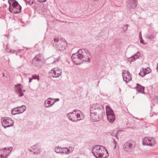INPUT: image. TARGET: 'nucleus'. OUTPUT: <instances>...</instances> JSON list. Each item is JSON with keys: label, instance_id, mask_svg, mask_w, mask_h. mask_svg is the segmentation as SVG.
I'll list each match as a JSON object with an SVG mask.
<instances>
[{"label": "nucleus", "instance_id": "bb28decb", "mask_svg": "<svg viewBox=\"0 0 158 158\" xmlns=\"http://www.w3.org/2000/svg\"><path fill=\"white\" fill-rule=\"evenodd\" d=\"M34 0H25V2L31 5L34 3Z\"/></svg>", "mask_w": 158, "mask_h": 158}, {"label": "nucleus", "instance_id": "f257e3e1", "mask_svg": "<svg viewBox=\"0 0 158 158\" xmlns=\"http://www.w3.org/2000/svg\"><path fill=\"white\" fill-rule=\"evenodd\" d=\"M71 58L76 65H79L84 62H89L90 59L84 49H80L76 53L72 54Z\"/></svg>", "mask_w": 158, "mask_h": 158}, {"label": "nucleus", "instance_id": "49530a36", "mask_svg": "<svg viewBox=\"0 0 158 158\" xmlns=\"http://www.w3.org/2000/svg\"><path fill=\"white\" fill-rule=\"evenodd\" d=\"M116 144H115V146H114V148H116Z\"/></svg>", "mask_w": 158, "mask_h": 158}, {"label": "nucleus", "instance_id": "aec40b11", "mask_svg": "<svg viewBox=\"0 0 158 158\" xmlns=\"http://www.w3.org/2000/svg\"><path fill=\"white\" fill-rule=\"evenodd\" d=\"M31 148L34 150L33 152L34 154H38L40 153V148L37 144L31 146Z\"/></svg>", "mask_w": 158, "mask_h": 158}, {"label": "nucleus", "instance_id": "2f4dec72", "mask_svg": "<svg viewBox=\"0 0 158 158\" xmlns=\"http://www.w3.org/2000/svg\"><path fill=\"white\" fill-rule=\"evenodd\" d=\"M123 131V130H119L118 131V132H116V134L115 135V136L117 138V139H118V137L117 136V134L119 133V131Z\"/></svg>", "mask_w": 158, "mask_h": 158}, {"label": "nucleus", "instance_id": "6ab92c4d", "mask_svg": "<svg viewBox=\"0 0 158 158\" xmlns=\"http://www.w3.org/2000/svg\"><path fill=\"white\" fill-rule=\"evenodd\" d=\"M136 85V86L135 87V89L137 92L141 94H144V87L138 83H137Z\"/></svg>", "mask_w": 158, "mask_h": 158}, {"label": "nucleus", "instance_id": "b1692460", "mask_svg": "<svg viewBox=\"0 0 158 158\" xmlns=\"http://www.w3.org/2000/svg\"><path fill=\"white\" fill-rule=\"evenodd\" d=\"M66 148H65V149L63 150V152H64V154H68L69 153H71L72 152H71V150L69 148H68L67 147H66Z\"/></svg>", "mask_w": 158, "mask_h": 158}, {"label": "nucleus", "instance_id": "9d476101", "mask_svg": "<svg viewBox=\"0 0 158 158\" xmlns=\"http://www.w3.org/2000/svg\"><path fill=\"white\" fill-rule=\"evenodd\" d=\"M23 86L21 84H18L15 86V91L18 97H22L24 95L23 92H25V90H22Z\"/></svg>", "mask_w": 158, "mask_h": 158}, {"label": "nucleus", "instance_id": "39448f33", "mask_svg": "<svg viewBox=\"0 0 158 158\" xmlns=\"http://www.w3.org/2000/svg\"><path fill=\"white\" fill-rule=\"evenodd\" d=\"M96 113L100 116L105 114L103 106L100 104L96 103L93 104L90 108V111Z\"/></svg>", "mask_w": 158, "mask_h": 158}, {"label": "nucleus", "instance_id": "c03bdc74", "mask_svg": "<svg viewBox=\"0 0 158 158\" xmlns=\"http://www.w3.org/2000/svg\"><path fill=\"white\" fill-rule=\"evenodd\" d=\"M5 75L4 73H3V77H5Z\"/></svg>", "mask_w": 158, "mask_h": 158}, {"label": "nucleus", "instance_id": "79ce46f5", "mask_svg": "<svg viewBox=\"0 0 158 158\" xmlns=\"http://www.w3.org/2000/svg\"><path fill=\"white\" fill-rule=\"evenodd\" d=\"M157 64V66L156 68V69L157 72L158 73V63Z\"/></svg>", "mask_w": 158, "mask_h": 158}, {"label": "nucleus", "instance_id": "a18cd8bd", "mask_svg": "<svg viewBox=\"0 0 158 158\" xmlns=\"http://www.w3.org/2000/svg\"><path fill=\"white\" fill-rule=\"evenodd\" d=\"M29 150L30 152H32V150H31L30 149H29Z\"/></svg>", "mask_w": 158, "mask_h": 158}, {"label": "nucleus", "instance_id": "c756f323", "mask_svg": "<svg viewBox=\"0 0 158 158\" xmlns=\"http://www.w3.org/2000/svg\"><path fill=\"white\" fill-rule=\"evenodd\" d=\"M139 74L140 76L143 77L144 76H145L146 74L145 73L144 71H140L139 73Z\"/></svg>", "mask_w": 158, "mask_h": 158}, {"label": "nucleus", "instance_id": "4be33fe9", "mask_svg": "<svg viewBox=\"0 0 158 158\" xmlns=\"http://www.w3.org/2000/svg\"><path fill=\"white\" fill-rule=\"evenodd\" d=\"M65 148H61L59 146H58L55 148L54 151L56 153H59L61 155H64V152H63V150L65 149Z\"/></svg>", "mask_w": 158, "mask_h": 158}, {"label": "nucleus", "instance_id": "5701e85b", "mask_svg": "<svg viewBox=\"0 0 158 158\" xmlns=\"http://www.w3.org/2000/svg\"><path fill=\"white\" fill-rule=\"evenodd\" d=\"M46 101H47V100H45L44 102V106H45V108H49L51 106H53V105L54 104V103L56 102V101H54L53 102H52V103H51V105H48V106H47L46 103Z\"/></svg>", "mask_w": 158, "mask_h": 158}, {"label": "nucleus", "instance_id": "9b49d317", "mask_svg": "<svg viewBox=\"0 0 158 158\" xmlns=\"http://www.w3.org/2000/svg\"><path fill=\"white\" fill-rule=\"evenodd\" d=\"M79 111L78 110H75L73 112H70L67 114V117L69 120L73 122H77L78 121L81 120V118L77 119L76 118V115L75 112Z\"/></svg>", "mask_w": 158, "mask_h": 158}, {"label": "nucleus", "instance_id": "a878e982", "mask_svg": "<svg viewBox=\"0 0 158 158\" xmlns=\"http://www.w3.org/2000/svg\"><path fill=\"white\" fill-rule=\"evenodd\" d=\"M32 79H37L38 81L39 80V77L38 75H37L35 74L31 76Z\"/></svg>", "mask_w": 158, "mask_h": 158}, {"label": "nucleus", "instance_id": "58836bf2", "mask_svg": "<svg viewBox=\"0 0 158 158\" xmlns=\"http://www.w3.org/2000/svg\"><path fill=\"white\" fill-rule=\"evenodd\" d=\"M20 51V50H18V51H17V50L16 51V52H15V53H16V55H18V52Z\"/></svg>", "mask_w": 158, "mask_h": 158}, {"label": "nucleus", "instance_id": "e433bc0d", "mask_svg": "<svg viewBox=\"0 0 158 158\" xmlns=\"http://www.w3.org/2000/svg\"><path fill=\"white\" fill-rule=\"evenodd\" d=\"M38 2H45L46 1V0H37Z\"/></svg>", "mask_w": 158, "mask_h": 158}, {"label": "nucleus", "instance_id": "0eeeda50", "mask_svg": "<svg viewBox=\"0 0 158 158\" xmlns=\"http://www.w3.org/2000/svg\"><path fill=\"white\" fill-rule=\"evenodd\" d=\"M1 121L2 125L5 128L7 127L12 126L14 123V121L10 118L4 117L2 118Z\"/></svg>", "mask_w": 158, "mask_h": 158}, {"label": "nucleus", "instance_id": "20e7f679", "mask_svg": "<svg viewBox=\"0 0 158 158\" xmlns=\"http://www.w3.org/2000/svg\"><path fill=\"white\" fill-rule=\"evenodd\" d=\"M53 46L58 50L63 51L67 47V44L64 39H60L56 37L54 38Z\"/></svg>", "mask_w": 158, "mask_h": 158}, {"label": "nucleus", "instance_id": "393cba45", "mask_svg": "<svg viewBox=\"0 0 158 158\" xmlns=\"http://www.w3.org/2000/svg\"><path fill=\"white\" fill-rule=\"evenodd\" d=\"M143 70L146 74L150 73L151 72V69L149 67Z\"/></svg>", "mask_w": 158, "mask_h": 158}, {"label": "nucleus", "instance_id": "423d86ee", "mask_svg": "<svg viewBox=\"0 0 158 158\" xmlns=\"http://www.w3.org/2000/svg\"><path fill=\"white\" fill-rule=\"evenodd\" d=\"M106 115L107 117V120L110 123H113L115 119V116L114 113L109 106H107L106 107Z\"/></svg>", "mask_w": 158, "mask_h": 158}, {"label": "nucleus", "instance_id": "dca6fc26", "mask_svg": "<svg viewBox=\"0 0 158 158\" xmlns=\"http://www.w3.org/2000/svg\"><path fill=\"white\" fill-rule=\"evenodd\" d=\"M127 6L130 9H133L137 6V2L136 0H127Z\"/></svg>", "mask_w": 158, "mask_h": 158}, {"label": "nucleus", "instance_id": "1a4fd4ad", "mask_svg": "<svg viewBox=\"0 0 158 158\" xmlns=\"http://www.w3.org/2000/svg\"><path fill=\"white\" fill-rule=\"evenodd\" d=\"M143 145L153 146L156 143V141L153 138L146 137L142 141Z\"/></svg>", "mask_w": 158, "mask_h": 158}, {"label": "nucleus", "instance_id": "412c9836", "mask_svg": "<svg viewBox=\"0 0 158 158\" xmlns=\"http://www.w3.org/2000/svg\"><path fill=\"white\" fill-rule=\"evenodd\" d=\"M140 53L138 51L134 55L128 58V60L131 63L135 61L136 59L138 58L140 56Z\"/></svg>", "mask_w": 158, "mask_h": 158}, {"label": "nucleus", "instance_id": "a211bd4d", "mask_svg": "<svg viewBox=\"0 0 158 158\" xmlns=\"http://www.w3.org/2000/svg\"><path fill=\"white\" fill-rule=\"evenodd\" d=\"M17 108H18V113H14V109H12L11 110V113L12 115H15L22 113L24 111L26 110V107L24 105H23L20 106L18 107H17Z\"/></svg>", "mask_w": 158, "mask_h": 158}, {"label": "nucleus", "instance_id": "6e6552de", "mask_svg": "<svg viewBox=\"0 0 158 158\" xmlns=\"http://www.w3.org/2000/svg\"><path fill=\"white\" fill-rule=\"evenodd\" d=\"M62 71L59 68H54L49 72V76L51 77H58L61 74Z\"/></svg>", "mask_w": 158, "mask_h": 158}, {"label": "nucleus", "instance_id": "3c124183", "mask_svg": "<svg viewBox=\"0 0 158 158\" xmlns=\"http://www.w3.org/2000/svg\"><path fill=\"white\" fill-rule=\"evenodd\" d=\"M114 141H115V143H116V141H115V139H114Z\"/></svg>", "mask_w": 158, "mask_h": 158}, {"label": "nucleus", "instance_id": "09e8293b", "mask_svg": "<svg viewBox=\"0 0 158 158\" xmlns=\"http://www.w3.org/2000/svg\"><path fill=\"white\" fill-rule=\"evenodd\" d=\"M55 60L54 61H53V63H54V62H55Z\"/></svg>", "mask_w": 158, "mask_h": 158}, {"label": "nucleus", "instance_id": "37998d69", "mask_svg": "<svg viewBox=\"0 0 158 158\" xmlns=\"http://www.w3.org/2000/svg\"><path fill=\"white\" fill-rule=\"evenodd\" d=\"M51 99V100H53V99H53V98H49L48 99H48Z\"/></svg>", "mask_w": 158, "mask_h": 158}, {"label": "nucleus", "instance_id": "603ef678", "mask_svg": "<svg viewBox=\"0 0 158 158\" xmlns=\"http://www.w3.org/2000/svg\"><path fill=\"white\" fill-rule=\"evenodd\" d=\"M5 0H3V1H4Z\"/></svg>", "mask_w": 158, "mask_h": 158}, {"label": "nucleus", "instance_id": "4c0bfd02", "mask_svg": "<svg viewBox=\"0 0 158 158\" xmlns=\"http://www.w3.org/2000/svg\"><path fill=\"white\" fill-rule=\"evenodd\" d=\"M69 148H70L69 149L71 150V152H73L74 150V148L72 147H69Z\"/></svg>", "mask_w": 158, "mask_h": 158}, {"label": "nucleus", "instance_id": "4468645a", "mask_svg": "<svg viewBox=\"0 0 158 158\" xmlns=\"http://www.w3.org/2000/svg\"><path fill=\"white\" fill-rule=\"evenodd\" d=\"M103 115L100 116L96 113L90 111V119L93 122H98L102 117Z\"/></svg>", "mask_w": 158, "mask_h": 158}, {"label": "nucleus", "instance_id": "f3484780", "mask_svg": "<svg viewBox=\"0 0 158 158\" xmlns=\"http://www.w3.org/2000/svg\"><path fill=\"white\" fill-rule=\"evenodd\" d=\"M12 149L11 147L8 148L7 149H6V148H4V149L1 150H3L4 154L5 155V158L7 157L9 155L11 152ZM0 156L1 158H3L4 157V156L3 154H2L0 155Z\"/></svg>", "mask_w": 158, "mask_h": 158}, {"label": "nucleus", "instance_id": "72a5a7b5", "mask_svg": "<svg viewBox=\"0 0 158 158\" xmlns=\"http://www.w3.org/2000/svg\"><path fill=\"white\" fill-rule=\"evenodd\" d=\"M75 114L76 115V118H79L80 117V114L79 113H77L76 112H75Z\"/></svg>", "mask_w": 158, "mask_h": 158}, {"label": "nucleus", "instance_id": "2eb2a0df", "mask_svg": "<svg viewBox=\"0 0 158 158\" xmlns=\"http://www.w3.org/2000/svg\"><path fill=\"white\" fill-rule=\"evenodd\" d=\"M132 144L130 141H128L124 143L123 149L126 151L130 152L132 150Z\"/></svg>", "mask_w": 158, "mask_h": 158}, {"label": "nucleus", "instance_id": "ea45409f", "mask_svg": "<svg viewBox=\"0 0 158 158\" xmlns=\"http://www.w3.org/2000/svg\"><path fill=\"white\" fill-rule=\"evenodd\" d=\"M33 79H32V78H31L30 77H29V82L30 83L31 82V80Z\"/></svg>", "mask_w": 158, "mask_h": 158}, {"label": "nucleus", "instance_id": "cd10ccee", "mask_svg": "<svg viewBox=\"0 0 158 158\" xmlns=\"http://www.w3.org/2000/svg\"><path fill=\"white\" fill-rule=\"evenodd\" d=\"M128 26V24H125L123 26L122 28L124 32H125L127 31Z\"/></svg>", "mask_w": 158, "mask_h": 158}, {"label": "nucleus", "instance_id": "f704fd0d", "mask_svg": "<svg viewBox=\"0 0 158 158\" xmlns=\"http://www.w3.org/2000/svg\"><path fill=\"white\" fill-rule=\"evenodd\" d=\"M18 108L15 107L13 109L14 113H18V110H18Z\"/></svg>", "mask_w": 158, "mask_h": 158}, {"label": "nucleus", "instance_id": "f8f14e48", "mask_svg": "<svg viewBox=\"0 0 158 158\" xmlns=\"http://www.w3.org/2000/svg\"><path fill=\"white\" fill-rule=\"evenodd\" d=\"M42 55L39 54L36 56L32 60V63L35 65V66L37 67H40L39 65V63L41 62L42 60Z\"/></svg>", "mask_w": 158, "mask_h": 158}, {"label": "nucleus", "instance_id": "ddd939ff", "mask_svg": "<svg viewBox=\"0 0 158 158\" xmlns=\"http://www.w3.org/2000/svg\"><path fill=\"white\" fill-rule=\"evenodd\" d=\"M123 80L127 83L131 80V75L128 71H125L122 73Z\"/></svg>", "mask_w": 158, "mask_h": 158}, {"label": "nucleus", "instance_id": "473e14b6", "mask_svg": "<svg viewBox=\"0 0 158 158\" xmlns=\"http://www.w3.org/2000/svg\"><path fill=\"white\" fill-rule=\"evenodd\" d=\"M16 50H14L10 49V52L12 54H14L15 53Z\"/></svg>", "mask_w": 158, "mask_h": 158}, {"label": "nucleus", "instance_id": "8fccbe9b", "mask_svg": "<svg viewBox=\"0 0 158 158\" xmlns=\"http://www.w3.org/2000/svg\"><path fill=\"white\" fill-rule=\"evenodd\" d=\"M111 135H112V136H113V135H112V133H111Z\"/></svg>", "mask_w": 158, "mask_h": 158}, {"label": "nucleus", "instance_id": "7c9ffc66", "mask_svg": "<svg viewBox=\"0 0 158 158\" xmlns=\"http://www.w3.org/2000/svg\"><path fill=\"white\" fill-rule=\"evenodd\" d=\"M139 37L140 39V42L143 44H146L144 43V40L142 39L141 35H139Z\"/></svg>", "mask_w": 158, "mask_h": 158}, {"label": "nucleus", "instance_id": "f03ea898", "mask_svg": "<svg viewBox=\"0 0 158 158\" xmlns=\"http://www.w3.org/2000/svg\"><path fill=\"white\" fill-rule=\"evenodd\" d=\"M92 152L96 158H106L109 155L106 149L100 145H95L92 149Z\"/></svg>", "mask_w": 158, "mask_h": 158}, {"label": "nucleus", "instance_id": "a19ab883", "mask_svg": "<svg viewBox=\"0 0 158 158\" xmlns=\"http://www.w3.org/2000/svg\"><path fill=\"white\" fill-rule=\"evenodd\" d=\"M54 99L55 100H55V101H56H56H59V98Z\"/></svg>", "mask_w": 158, "mask_h": 158}, {"label": "nucleus", "instance_id": "de8ad7c7", "mask_svg": "<svg viewBox=\"0 0 158 158\" xmlns=\"http://www.w3.org/2000/svg\"><path fill=\"white\" fill-rule=\"evenodd\" d=\"M20 58H21V55H20Z\"/></svg>", "mask_w": 158, "mask_h": 158}, {"label": "nucleus", "instance_id": "7ed1b4c3", "mask_svg": "<svg viewBox=\"0 0 158 158\" xmlns=\"http://www.w3.org/2000/svg\"><path fill=\"white\" fill-rule=\"evenodd\" d=\"M9 5V10L13 14L19 13L21 12L22 7L15 0H8Z\"/></svg>", "mask_w": 158, "mask_h": 158}, {"label": "nucleus", "instance_id": "c85d7f7f", "mask_svg": "<svg viewBox=\"0 0 158 158\" xmlns=\"http://www.w3.org/2000/svg\"><path fill=\"white\" fill-rule=\"evenodd\" d=\"M146 38L147 39H152L154 38V36L153 35H147L146 36Z\"/></svg>", "mask_w": 158, "mask_h": 158}, {"label": "nucleus", "instance_id": "c9c22d12", "mask_svg": "<svg viewBox=\"0 0 158 158\" xmlns=\"http://www.w3.org/2000/svg\"><path fill=\"white\" fill-rule=\"evenodd\" d=\"M51 101L50 100H48L47 102V103L49 105H50L51 104Z\"/></svg>", "mask_w": 158, "mask_h": 158}]
</instances>
